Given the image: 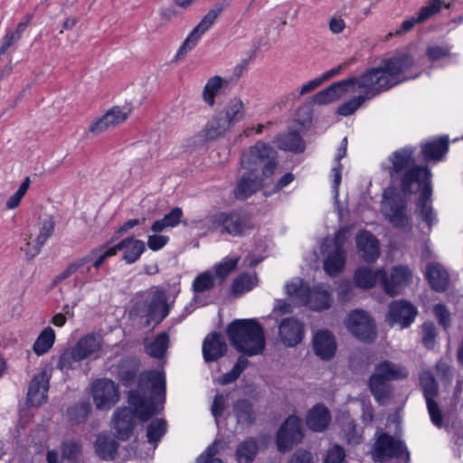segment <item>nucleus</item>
I'll return each instance as SVG.
<instances>
[{
    "instance_id": "nucleus-1",
    "label": "nucleus",
    "mask_w": 463,
    "mask_h": 463,
    "mask_svg": "<svg viewBox=\"0 0 463 463\" xmlns=\"http://www.w3.org/2000/svg\"><path fill=\"white\" fill-rule=\"evenodd\" d=\"M165 399V377L163 373L152 370L139 374L137 387L128 393V402L133 407L118 408L112 415V428L119 440L130 439L136 426V415L142 421L148 420L158 412L156 401Z\"/></svg>"
},
{
    "instance_id": "nucleus-2",
    "label": "nucleus",
    "mask_w": 463,
    "mask_h": 463,
    "mask_svg": "<svg viewBox=\"0 0 463 463\" xmlns=\"http://www.w3.org/2000/svg\"><path fill=\"white\" fill-rule=\"evenodd\" d=\"M413 67L411 55L396 53L383 60L379 67L367 69L357 77L348 78L351 92L359 90L362 97L371 99L400 83L417 78L420 72L412 73Z\"/></svg>"
},
{
    "instance_id": "nucleus-3",
    "label": "nucleus",
    "mask_w": 463,
    "mask_h": 463,
    "mask_svg": "<svg viewBox=\"0 0 463 463\" xmlns=\"http://www.w3.org/2000/svg\"><path fill=\"white\" fill-rule=\"evenodd\" d=\"M415 151L414 146H408L392 152L388 157L391 163L388 168L390 178L392 182L400 183L405 194H417L422 181L431 177V173L426 166L415 164Z\"/></svg>"
},
{
    "instance_id": "nucleus-4",
    "label": "nucleus",
    "mask_w": 463,
    "mask_h": 463,
    "mask_svg": "<svg viewBox=\"0 0 463 463\" xmlns=\"http://www.w3.org/2000/svg\"><path fill=\"white\" fill-rule=\"evenodd\" d=\"M226 333L232 345L247 356L258 355L265 349L264 330L254 319H236L227 326Z\"/></svg>"
},
{
    "instance_id": "nucleus-5",
    "label": "nucleus",
    "mask_w": 463,
    "mask_h": 463,
    "mask_svg": "<svg viewBox=\"0 0 463 463\" xmlns=\"http://www.w3.org/2000/svg\"><path fill=\"white\" fill-rule=\"evenodd\" d=\"M409 376V370L401 364L384 360L374 368L368 386L377 402L385 404L392 396V386L389 382L401 381Z\"/></svg>"
},
{
    "instance_id": "nucleus-6",
    "label": "nucleus",
    "mask_w": 463,
    "mask_h": 463,
    "mask_svg": "<svg viewBox=\"0 0 463 463\" xmlns=\"http://www.w3.org/2000/svg\"><path fill=\"white\" fill-rule=\"evenodd\" d=\"M205 224L211 232L232 237L243 236L253 228L249 215L237 210L210 214L205 218Z\"/></svg>"
},
{
    "instance_id": "nucleus-7",
    "label": "nucleus",
    "mask_w": 463,
    "mask_h": 463,
    "mask_svg": "<svg viewBox=\"0 0 463 463\" xmlns=\"http://www.w3.org/2000/svg\"><path fill=\"white\" fill-rule=\"evenodd\" d=\"M277 157L278 153L270 145L259 141L243 152L241 164L248 172L258 174L261 170L262 177H269L278 165Z\"/></svg>"
},
{
    "instance_id": "nucleus-8",
    "label": "nucleus",
    "mask_w": 463,
    "mask_h": 463,
    "mask_svg": "<svg viewBox=\"0 0 463 463\" xmlns=\"http://www.w3.org/2000/svg\"><path fill=\"white\" fill-rule=\"evenodd\" d=\"M135 309L137 314L146 317V326L160 324L169 314L171 307L167 304V297L164 290H154L148 297L138 302Z\"/></svg>"
},
{
    "instance_id": "nucleus-9",
    "label": "nucleus",
    "mask_w": 463,
    "mask_h": 463,
    "mask_svg": "<svg viewBox=\"0 0 463 463\" xmlns=\"http://www.w3.org/2000/svg\"><path fill=\"white\" fill-rule=\"evenodd\" d=\"M227 5V3H217L214 5L185 38L177 51L175 61L184 59L186 54L197 45L201 37L212 27L217 17Z\"/></svg>"
},
{
    "instance_id": "nucleus-10",
    "label": "nucleus",
    "mask_w": 463,
    "mask_h": 463,
    "mask_svg": "<svg viewBox=\"0 0 463 463\" xmlns=\"http://www.w3.org/2000/svg\"><path fill=\"white\" fill-rule=\"evenodd\" d=\"M374 443L372 448V458L375 462L385 459L402 458L403 453L409 458V452L402 440L396 439L392 435L377 430L374 434Z\"/></svg>"
},
{
    "instance_id": "nucleus-11",
    "label": "nucleus",
    "mask_w": 463,
    "mask_h": 463,
    "mask_svg": "<svg viewBox=\"0 0 463 463\" xmlns=\"http://www.w3.org/2000/svg\"><path fill=\"white\" fill-rule=\"evenodd\" d=\"M348 331L358 340L372 343L376 338V326L372 317L363 309L352 310L345 320Z\"/></svg>"
},
{
    "instance_id": "nucleus-12",
    "label": "nucleus",
    "mask_w": 463,
    "mask_h": 463,
    "mask_svg": "<svg viewBox=\"0 0 463 463\" xmlns=\"http://www.w3.org/2000/svg\"><path fill=\"white\" fill-rule=\"evenodd\" d=\"M418 315L417 307L410 301L401 299L389 304L385 321L390 326L405 329L411 326Z\"/></svg>"
},
{
    "instance_id": "nucleus-13",
    "label": "nucleus",
    "mask_w": 463,
    "mask_h": 463,
    "mask_svg": "<svg viewBox=\"0 0 463 463\" xmlns=\"http://www.w3.org/2000/svg\"><path fill=\"white\" fill-rule=\"evenodd\" d=\"M91 395L96 408L109 410L118 401V389L116 383L109 379H98L91 386Z\"/></svg>"
},
{
    "instance_id": "nucleus-14",
    "label": "nucleus",
    "mask_w": 463,
    "mask_h": 463,
    "mask_svg": "<svg viewBox=\"0 0 463 463\" xmlns=\"http://www.w3.org/2000/svg\"><path fill=\"white\" fill-rule=\"evenodd\" d=\"M303 438L302 421L298 417L289 416L277 434V446L279 451L286 452Z\"/></svg>"
},
{
    "instance_id": "nucleus-15",
    "label": "nucleus",
    "mask_w": 463,
    "mask_h": 463,
    "mask_svg": "<svg viewBox=\"0 0 463 463\" xmlns=\"http://www.w3.org/2000/svg\"><path fill=\"white\" fill-rule=\"evenodd\" d=\"M411 270L403 265L392 268L390 276L384 271V278H382V286L389 296H396L402 293L411 279Z\"/></svg>"
},
{
    "instance_id": "nucleus-16",
    "label": "nucleus",
    "mask_w": 463,
    "mask_h": 463,
    "mask_svg": "<svg viewBox=\"0 0 463 463\" xmlns=\"http://www.w3.org/2000/svg\"><path fill=\"white\" fill-rule=\"evenodd\" d=\"M441 5V0H429L428 4L422 6L416 14L403 21L394 33H389L387 38L392 37L393 35H402L411 31L416 24L425 22L430 17L439 13Z\"/></svg>"
},
{
    "instance_id": "nucleus-17",
    "label": "nucleus",
    "mask_w": 463,
    "mask_h": 463,
    "mask_svg": "<svg viewBox=\"0 0 463 463\" xmlns=\"http://www.w3.org/2000/svg\"><path fill=\"white\" fill-rule=\"evenodd\" d=\"M50 375L43 370L35 374L28 387L26 402L29 406H40L47 401Z\"/></svg>"
},
{
    "instance_id": "nucleus-18",
    "label": "nucleus",
    "mask_w": 463,
    "mask_h": 463,
    "mask_svg": "<svg viewBox=\"0 0 463 463\" xmlns=\"http://www.w3.org/2000/svg\"><path fill=\"white\" fill-rule=\"evenodd\" d=\"M279 337L286 346H296L304 337V325L295 317L284 318L279 326Z\"/></svg>"
},
{
    "instance_id": "nucleus-19",
    "label": "nucleus",
    "mask_w": 463,
    "mask_h": 463,
    "mask_svg": "<svg viewBox=\"0 0 463 463\" xmlns=\"http://www.w3.org/2000/svg\"><path fill=\"white\" fill-rule=\"evenodd\" d=\"M228 350L224 336L218 332L208 334L202 346V353L206 363L216 362L223 357Z\"/></svg>"
},
{
    "instance_id": "nucleus-20",
    "label": "nucleus",
    "mask_w": 463,
    "mask_h": 463,
    "mask_svg": "<svg viewBox=\"0 0 463 463\" xmlns=\"http://www.w3.org/2000/svg\"><path fill=\"white\" fill-rule=\"evenodd\" d=\"M345 233L339 231L335 237V249L328 254L324 261L325 271L332 277L337 276L345 264Z\"/></svg>"
},
{
    "instance_id": "nucleus-21",
    "label": "nucleus",
    "mask_w": 463,
    "mask_h": 463,
    "mask_svg": "<svg viewBox=\"0 0 463 463\" xmlns=\"http://www.w3.org/2000/svg\"><path fill=\"white\" fill-rule=\"evenodd\" d=\"M355 242L360 257L365 262L373 263L379 258V241L370 232L362 231L358 232Z\"/></svg>"
},
{
    "instance_id": "nucleus-22",
    "label": "nucleus",
    "mask_w": 463,
    "mask_h": 463,
    "mask_svg": "<svg viewBox=\"0 0 463 463\" xmlns=\"http://www.w3.org/2000/svg\"><path fill=\"white\" fill-rule=\"evenodd\" d=\"M139 369V359L134 356H128L118 361L115 366V373L122 384L128 387L135 382Z\"/></svg>"
},
{
    "instance_id": "nucleus-23",
    "label": "nucleus",
    "mask_w": 463,
    "mask_h": 463,
    "mask_svg": "<svg viewBox=\"0 0 463 463\" xmlns=\"http://www.w3.org/2000/svg\"><path fill=\"white\" fill-rule=\"evenodd\" d=\"M315 354L323 360H330L335 354L336 344L335 336L328 330L317 332L313 339Z\"/></svg>"
},
{
    "instance_id": "nucleus-24",
    "label": "nucleus",
    "mask_w": 463,
    "mask_h": 463,
    "mask_svg": "<svg viewBox=\"0 0 463 463\" xmlns=\"http://www.w3.org/2000/svg\"><path fill=\"white\" fill-rule=\"evenodd\" d=\"M113 247L116 250V254L118 251H122V259L128 264L137 261L142 253L146 250L145 242L133 237L125 238Z\"/></svg>"
},
{
    "instance_id": "nucleus-25",
    "label": "nucleus",
    "mask_w": 463,
    "mask_h": 463,
    "mask_svg": "<svg viewBox=\"0 0 463 463\" xmlns=\"http://www.w3.org/2000/svg\"><path fill=\"white\" fill-rule=\"evenodd\" d=\"M267 177L260 176L259 174L248 172L238 181L234 189V195L237 199L244 200L256 193Z\"/></svg>"
},
{
    "instance_id": "nucleus-26",
    "label": "nucleus",
    "mask_w": 463,
    "mask_h": 463,
    "mask_svg": "<svg viewBox=\"0 0 463 463\" xmlns=\"http://www.w3.org/2000/svg\"><path fill=\"white\" fill-rule=\"evenodd\" d=\"M406 210V200L401 196L393 197L388 202V209L385 211V215L393 226L405 227L409 223Z\"/></svg>"
},
{
    "instance_id": "nucleus-27",
    "label": "nucleus",
    "mask_w": 463,
    "mask_h": 463,
    "mask_svg": "<svg viewBox=\"0 0 463 463\" xmlns=\"http://www.w3.org/2000/svg\"><path fill=\"white\" fill-rule=\"evenodd\" d=\"M425 276L430 288L436 292H444L449 285L448 270L439 263H429Z\"/></svg>"
},
{
    "instance_id": "nucleus-28",
    "label": "nucleus",
    "mask_w": 463,
    "mask_h": 463,
    "mask_svg": "<svg viewBox=\"0 0 463 463\" xmlns=\"http://www.w3.org/2000/svg\"><path fill=\"white\" fill-rule=\"evenodd\" d=\"M419 192L420 196L416 203L417 209L419 210V213L422 219L430 225L433 220L431 206V177L422 181V184L420 185Z\"/></svg>"
},
{
    "instance_id": "nucleus-29",
    "label": "nucleus",
    "mask_w": 463,
    "mask_h": 463,
    "mask_svg": "<svg viewBox=\"0 0 463 463\" xmlns=\"http://www.w3.org/2000/svg\"><path fill=\"white\" fill-rule=\"evenodd\" d=\"M449 150L448 137H440L430 141L421 143L420 152L425 161H439Z\"/></svg>"
},
{
    "instance_id": "nucleus-30",
    "label": "nucleus",
    "mask_w": 463,
    "mask_h": 463,
    "mask_svg": "<svg viewBox=\"0 0 463 463\" xmlns=\"http://www.w3.org/2000/svg\"><path fill=\"white\" fill-rule=\"evenodd\" d=\"M76 277L74 279L75 286L83 287L91 281H99L98 272L91 266V260L83 256L74 261Z\"/></svg>"
},
{
    "instance_id": "nucleus-31",
    "label": "nucleus",
    "mask_w": 463,
    "mask_h": 463,
    "mask_svg": "<svg viewBox=\"0 0 463 463\" xmlns=\"http://www.w3.org/2000/svg\"><path fill=\"white\" fill-rule=\"evenodd\" d=\"M54 228L55 222L52 216H49L43 222L39 234L36 238V245L31 247L30 242L26 244L27 247L24 251L28 260H33L41 252V250L45 244L46 241L52 235Z\"/></svg>"
},
{
    "instance_id": "nucleus-32",
    "label": "nucleus",
    "mask_w": 463,
    "mask_h": 463,
    "mask_svg": "<svg viewBox=\"0 0 463 463\" xmlns=\"http://www.w3.org/2000/svg\"><path fill=\"white\" fill-rule=\"evenodd\" d=\"M331 420L329 410L323 404L314 406L307 415V425L313 431L325 430Z\"/></svg>"
},
{
    "instance_id": "nucleus-33",
    "label": "nucleus",
    "mask_w": 463,
    "mask_h": 463,
    "mask_svg": "<svg viewBox=\"0 0 463 463\" xmlns=\"http://www.w3.org/2000/svg\"><path fill=\"white\" fill-rule=\"evenodd\" d=\"M80 452L81 448L79 442L66 441L61 446V462L59 461L58 452L54 450L47 452L46 459L48 463H77Z\"/></svg>"
},
{
    "instance_id": "nucleus-34",
    "label": "nucleus",
    "mask_w": 463,
    "mask_h": 463,
    "mask_svg": "<svg viewBox=\"0 0 463 463\" xmlns=\"http://www.w3.org/2000/svg\"><path fill=\"white\" fill-rule=\"evenodd\" d=\"M332 298L327 288L318 286L309 289L306 305L312 310L321 311L331 307Z\"/></svg>"
},
{
    "instance_id": "nucleus-35",
    "label": "nucleus",
    "mask_w": 463,
    "mask_h": 463,
    "mask_svg": "<svg viewBox=\"0 0 463 463\" xmlns=\"http://www.w3.org/2000/svg\"><path fill=\"white\" fill-rule=\"evenodd\" d=\"M232 413L237 424L242 427L250 426L256 420V412L252 402L248 399H239L232 406Z\"/></svg>"
},
{
    "instance_id": "nucleus-36",
    "label": "nucleus",
    "mask_w": 463,
    "mask_h": 463,
    "mask_svg": "<svg viewBox=\"0 0 463 463\" xmlns=\"http://www.w3.org/2000/svg\"><path fill=\"white\" fill-rule=\"evenodd\" d=\"M351 91L348 80L333 83L327 88L320 90L314 96L317 104L324 105L337 99L342 94Z\"/></svg>"
},
{
    "instance_id": "nucleus-37",
    "label": "nucleus",
    "mask_w": 463,
    "mask_h": 463,
    "mask_svg": "<svg viewBox=\"0 0 463 463\" xmlns=\"http://www.w3.org/2000/svg\"><path fill=\"white\" fill-rule=\"evenodd\" d=\"M73 346L85 360L101 349L102 339L100 335L91 333L80 337Z\"/></svg>"
},
{
    "instance_id": "nucleus-38",
    "label": "nucleus",
    "mask_w": 463,
    "mask_h": 463,
    "mask_svg": "<svg viewBox=\"0 0 463 463\" xmlns=\"http://www.w3.org/2000/svg\"><path fill=\"white\" fill-rule=\"evenodd\" d=\"M244 103L239 98L231 99L223 109L218 114L230 127L244 118Z\"/></svg>"
},
{
    "instance_id": "nucleus-39",
    "label": "nucleus",
    "mask_w": 463,
    "mask_h": 463,
    "mask_svg": "<svg viewBox=\"0 0 463 463\" xmlns=\"http://www.w3.org/2000/svg\"><path fill=\"white\" fill-rule=\"evenodd\" d=\"M382 278H384L383 269L373 271L369 268H360L355 271L354 280L357 287L362 288H370L378 281L382 283Z\"/></svg>"
},
{
    "instance_id": "nucleus-40",
    "label": "nucleus",
    "mask_w": 463,
    "mask_h": 463,
    "mask_svg": "<svg viewBox=\"0 0 463 463\" xmlns=\"http://www.w3.org/2000/svg\"><path fill=\"white\" fill-rule=\"evenodd\" d=\"M231 127L219 115L210 120L200 132L204 141H212L223 136Z\"/></svg>"
},
{
    "instance_id": "nucleus-41",
    "label": "nucleus",
    "mask_w": 463,
    "mask_h": 463,
    "mask_svg": "<svg viewBox=\"0 0 463 463\" xmlns=\"http://www.w3.org/2000/svg\"><path fill=\"white\" fill-rule=\"evenodd\" d=\"M277 146L279 149L293 153H302L305 150V142L300 134L291 131L282 135L277 139Z\"/></svg>"
},
{
    "instance_id": "nucleus-42",
    "label": "nucleus",
    "mask_w": 463,
    "mask_h": 463,
    "mask_svg": "<svg viewBox=\"0 0 463 463\" xmlns=\"http://www.w3.org/2000/svg\"><path fill=\"white\" fill-rule=\"evenodd\" d=\"M114 238H111L108 243L100 245L92 249L87 255V258L91 260V266L98 272L99 269L102 266L104 261L112 256L116 255V250L113 246H109L112 243Z\"/></svg>"
},
{
    "instance_id": "nucleus-43",
    "label": "nucleus",
    "mask_w": 463,
    "mask_h": 463,
    "mask_svg": "<svg viewBox=\"0 0 463 463\" xmlns=\"http://www.w3.org/2000/svg\"><path fill=\"white\" fill-rule=\"evenodd\" d=\"M169 345L167 333L158 334L152 341L145 344V351L151 357L161 359L166 353Z\"/></svg>"
},
{
    "instance_id": "nucleus-44",
    "label": "nucleus",
    "mask_w": 463,
    "mask_h": 463,
    "mask_svg": "<svg viewBox=\"0 0 463 463\" xmlns=\"http://www.w3.org/2000/svg\"><path fill=\"white\" fill-rule=\"evenodd\" d=\"M118 446L115 440L106 435H99L95 442L96 453L104 460H112L114 458Z\"/></svg>"
},
{
    "instance_id": "nucleus-45",
    "label": "nucleus",
    "mask_w": 463,
    "mask_h": 463,
    "mask_svg": "<svg viewBox=\"0 0 463 463\" xmlns=\"http://www.w3.org/2000/svg\"><path fill=\"white\" fill-rule=\"evenodd\" d=\"M258 452V444L253 438L241 442L236 449L235 457L238 463H251Z\"/></svg>"
},
{
    "instance_id": "nucleus-46",
    "label": "nucleus",
    "mask_w": 463,
    "mask_h": 463,
    "mask_svg": "<svg viewBox=\"0 0 463 463\" xmlns=\"http://www.w3.org/2000/svg\"><path fill=\"white\" fill-rule=\"evenodd\" d=\"M83 359L74 346L65 349L59 356L57 368L62 373L76 368Z\"/></svg>"
},
{
    "instance_id": "nucleus-47",
    "label": "nucleus",
    "mask_w": 463,
    "mask_h": 463,
    "mask_svg": "<svg viewBox=\"0 0 463 463\" xmlns=\"http://www.w3.org/2000/svg\"><path fill=\"white\" fill-rule=\"evenodd\" d=\"M55 342V332L51 326L45 327L36 338L33 350L37 355L46 354Z\"/></svg>"
},
{
    "instance_id": "nucleus-48",
    "label": "nucleus",
    "mask_w": 463,
    "mask_h": 463,
    "mask_svg": "<svg viewBox=\"0 0 463 463\" xmlns=\"http://www.w3.org/2000/svg\"><path fill=\"white\" fill-rule=\"evenodd\" d=\"M241 258L239 256L230 258L225 257L220 263L214 266V277L218 284L222 285L228 276L236 269Z\"/></svg>"
},
{
    "instance_id": "nucleus-49",
    "label": "nucleus",
    "mask_w": 463,
    "mask_h": 463,
    "mask_svg": "<svg viewBox=\"0 0 463 463\" xmlns=\"http://www.w3.org/2000/svg\"><path fill=\"white\" fill-rule=\"evenodd\" d=\"M257 284L256 275L242 273L238 275L232 281V293L238 297L245 292L251 290Z\"/></svg>"
},
{
    "instance_id": "nucleus-50",
    "label": "nucleus",
    "mask_w": 463,
    "mask_h": 463,
    "mask_svg": "<svg viewBox=\"0 0 463 463\" xmlns=\"http://www.w3.org/2000/svg\"><path fill=\"white\" fill-rule=\"evenodd\" d=\"M420 385L426 402L431 401L438 396V383L430 372H423L420 374Z\"/></svg>"
},
{
    "instance_id": "nucleus-51",
    "label": "nucleus",
    "mask_w": 463,
    "mask_h": 463,
    "mask_svg": "<svg viewBox=\"0 0 463 463\" xmlns=\"http://www.w3.org/2000/svg\"><path fill=\"white\" fill-rule=\"evenodd\" d=\"M224 80L220 76L210 78L203 90V99L205 103L213 107L215 104V96L223 85Z\"/></svg>"
},
{
    "instance_id": "nucleus-52",
    "label": "nucleus",
    "mask_w": 463,
    "mask_h": 463,
    "mask_svg": "<svg viewBox=\"0 0 463 463\" xmlns=\"http://www.w3.org/2000/svg\"><path fill=\"white\" fill-rule=\"evenodd\" d=\"M167 430V423L164 419H156L150 422L146 430V438L149 443L157 445Z\"/></svg>"
},
{
    "instance_id": "nucleus-53",
    "label": "nucleus",
    "mask_w": 463,
    "mask_h": 463,
    "mask_svg": "<svg viewBox=\"0 0 463 463\" xmlns=\"http://www.w3.org/2000/svg\"><path fill=\"white\" fill-rule=\"evenodd\" d=\"M420 335L422 345L429 350L433 349L438 336L434 323L432 321L423 322L420 326Z\"/></svg>"
},
{
    "instance_id": "nucleus-54",
    "label": "nucleus",
    "mask_w": 463,
    "mask_h": 463,
    "mask_svg": "<svg viewBox=\"0 0 463 463\" xmlns=\"http://www.w3.org/2000/svg\"><path fill=\"white\" fill-rule=\"evenodd\" d=\"M215 277L213 272L211 270H206L203 273H200L193 281V289L194 292L203 293L205 291H209L213 288L215 284Z\"/></svg>"
},
{
    "instance_id": "nucleus-55",
    "label": "nucleus",
    "mask_w": 463,
    "mask_h": 463,
    "mask_svg": "<svg viewBox=\"0 0 463 463\" xmlns=\"http://www.w3.org/2000/svg\"><path fill=\"white\" fill-rule=\"evenodd\" d=\"M345 440L348 445L355 446L363 442V428L354 423V420H349L344 429Z\"/></svg>"
},
{
    "instance_id": "nucleus-56",
    "label": "nucleus",
    "mask_w": 463,
    "mask_h": 463,
    "mask_svg": "<svg viewBox=\"0 0 463 463\" xmlns=\"http://www.w3.org/2000/svg\"><path fill=\"white\" fill-rule=\"evenodd\" d=\"M90 410L91 406L90 402H83L69 408L68 414L71 421L80 423L86 420Z\"/></svg>"
},
{
    "instance_id": "nucleus-57",
    "label": "nucleus",
    "mask_w": 463,
    "mask_h": 463,
    "mask_svg": "<svg viewBox=\"0 0 463 463\" xmlns=\"http://www.w3.org/2000/svg\"><path fill=\"white\" fill-rule=\"evenodd\" d=\"M130 110L122 109L118 106L113 107L109 111H107L105 116V120L109 122L111 128H114L128 118Z\"/></svg>"
},
{
    "instance_id": "nucleus-58",
    "label": "nucleus",
    "mask_w": 463,
    "mask_h": 463,
    "mask_svg": "<svg viewBox=\"0 0 463 463\" xmlns=\"http://www.w3.org/2000/svg\"><path fill=\"white\" fill-rule=\"evenodd\" d=\"M364 100L366 99L361 95L354 97L353 99L340 105L337 109V113L345 117L350 116L362 106Z\"/></svg>"
},
{
    "instance_id": "nucleus-59",
    "label": "nucleus",
    "mask_w": 463,
    "mask_h": 463,
    "mask_svg": "<svg viewBox=\"0 0 463 463\" xmlns=\"http://www.w3.org/2000/svg\"><path fill=\"white\" fill-rule=\"evenodd\" d=\"M433 314L438 320L439 325L444 329L448 330L451 325L450 312L448 307L443 304H436L433 307Z\"/></svg>"
},
{
    "instance_id": "nucleus-60",
    "label": "nucleus",
    "mask_w": 463,
    "mask_h": 463,
    "mask_svg": "<svg viewBox=\"0 0 463 463\" xmlns=\"http://www.w3.org/2000/svg\"><path fill=\"white\" fill-rule=\"evenodd\" d=\"M30 185V178L26 177L20 184L17 191L7 200L6 208L9 210L15 209L21 203L22 198L26 194Z\"/></svg>"
},
{
    "instance_id": "nucleus-61",
    "label": "nucleus",
    "mask_w": 463,
    "mask_h": 463,
    "mask_svg": "<svg viewBox=\"0 0 463 463\" xmlns=\"http://www.w3.org/2000/svg\"><path fill=\"white\" fill-rule=\"evenodd\" d=\"M427 409L430 417L431 422L438 428H441L443 425V417L441 411L436 402L435 399L431 401H427Z\"/></svg>"
},
{
    "instance_id": "nucleus-62",
    "label": "nucleus",
    "mask_w": 463,
    "mask_h": 463,
    "mask_svg": "<svg viewBox=\"0 0 463 463\" xmlns=\"http://www.w3.org/2000/svg\"><path fill=\"white\" fill-rule=\"evenodd\" d=\"M345 458V451L344 448L335 444L327 450L324 463H342Z\"/></svg>"
},
{
    "instance_id": "nucleus-63",
    "label": "nucleus",
    "mask_w": 463,
    "mask_h": 463,
    "mask_svg": "<svg viewBox=\"0 0 463 463\" xmlns=\"http://www.w3.org/2000/svg\"><path fill=\"white\" fill-rule=\"evenodd\" d=\"M426 55L432 62L437 61L444 57L450 55V48L449 46L433 45L427 48Z\"/></svg>"
},
{
    "instance_id": "nucleus-64",
    "label": "nucleus",
    "mask_w": 463,
    "mask_h": 463,
    "mask_svg": "<svg viewBox=\"0 0 463 463\" xmlns=\"http://www.w3.org/2000/svg\"><path fill=\"white\" fill-rule=\"evenodd\" d=\"M169 241V237L165 235H149L147 246L150 250L156 251L163 249Z\"/></svg>"
}]
</instances>
